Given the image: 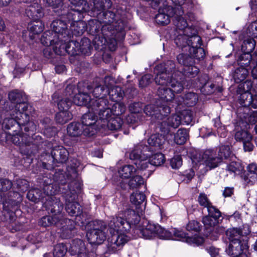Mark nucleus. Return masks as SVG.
<instances>
[{"label":"nucleus","mask_w":257,"mask_h":257,"mask_svg":"<svg viewBox=\"0 0 257 257\" xmlns=\"http://www.w3.org/2000/svg\"><path fill=\"white\" fill-rule=\"evenodd\" d=\"M76 195L74 194L66 196V210L71 216H76L75 222L79 225L82 226L87 224L88 221L86 220V217L82 213L80 205L74 201Z\"/></svg>","instance_id":"10"},{"label":"nucleus","mask_w":257,"mask_h":257,"mask_svg":"<svg viewBox=\"0 0 257 257\" xmlns=\"http://www.w3.org/2000/svg\"><path fill=\"white\" fill-rule=\"evenodd\" d=\"M174 4V6L173 7L175 11L179 12V11L183 12V14L185 11H190L193 8L192 3L185 4V0H171Z\"/></svg>","instance_id":"43"},{"label":"nucleus","mask_w":257,"mask_h":257,"mask_svg":"<svg viewBox=\"0 0 257 257\" xmlns=\"http://www.w3.org/2000/svg\"><path fill=\"white\" fill-rule=\"evenodd\" d=\"M76 89L75 87L73 85H69L66 88V98H64L58 101V94L55 93L52 96L53 100L54 102H57V105L58 103L63 101V103H62V105L63 106H65L66 103L68 101L71 102V105L72 104V101L71 98H72L71 95L73 94L74 90Z\"/></svg>","instance_id":"37"},{"label":"nucleus","mask_w":257,"mask_h":257,"mask_svg":"<svg viewBox=\"0 0 257 257\" xmlns=\"http://www.w3.org/2000/svg\"><path fill=\"white\" fill-rule=\"evenodd\" d=\"M189 138V132L187 129L180 128L174 135V142L178 145H183Z\"/></svg>","instance_id":"42"},{"label":"nucleus","mask_w":257,"mask_h":257,"mask_svg":"<svg viewBox=\"0 0 257 257\" xmlns=\"http://www.w3.org/2000/svg\"><path fill=\"white\" fill-rule=\"evenodd\" d=\"M181 117L180 115L178 114H175L170 116L167 119V121L166 122L165 125H164V127H168V125L171 126L174 128L178 127L182 123Z\"/></svg>","instance_id":"49"},{"label":"nucleus","mask_w":257,"mask_h":257,"mask_svg":"<svg viewBox=\"0 0 257 257\" xmlns=\"http://www.w3.org/2000/svg\"><path fill=\"white\" fill-rule=\"evenodd\" d=\"M143 104L140 102L131 104L129 106V110L131 114L127 117V121L130 123H134L138 121H142V117H139V114L143 110Z\"/></svg>","instance_id":"30"},{"label":"nucleus","mask_w":257,"mask_h":257,"mask_svg":"<svg viewBox=\"0 0 257 257\" xmlns=\"http://www.w3.org/2000/svg\"><path fill=\"white\" fill-rule=\"evenodd\" d=\"M175 64L172 61H168L156 66L155 81L162 85L158 89V95L167 102H175V93H181L184 89V77L180 71L175 70Z\"/></svg>","instance_id":"1"},{"label":"nucleus","mask_w":257,"mask_h":257,"mask_svg":"<svg viewBox=\"0 0 257 257\" xmlns=\"http://www.w3.org/2000/svg\"><path fill=\"white\" fill-rule=\"evenodd\" d=\"M72 20L74 21L73 30L75 34L77 35H82L86 30H87V25L86 23L82 21L75 20V18H72Z\"/></svg>","instance_id":"48"},{"label":"nucleus","mask_w":257,"mask_h":257,"mask_svg":"<svg viewBox=\"0 0 257 257\" xmlns=\"http://www.w3.org/2000/svg\"><path fill=\"white\" fill-rule=\"evenodd\" d=\"M82 44L80 46V51L87 55H89L90 53V50L92 48L90 40L86 38L82 39Z\"/></svg>","instance_id":"58"},{"label":"nucleus","mask_w":257,"mask_h":257,"mask_svg":"<svg viewBox=\"0 0 257 257\" xmlns=\"http://www.w3.org/2000/svg\"><path fill=\"white\" fill-rule=\"evenodd\" d=\"M9 98L10 100L19 104V103H26L23 99V92L18 91L11 92L9 94Z\"/></svg>","instance_id":"57"},{"label":"nucleus","mask_w":257,"mask_h":257,"mask_svg":"<svg viewBox=\"0 0 257 257\" xmlns=\"http://www.w3.org/2000/svg\"><path fill=\"white\" fill-rule=\"evenodd\" d=\"M106 102L103 103L100 107L98 117L101 121V127L107 128L112 131L118 130L122 124V119L118 116L112 117L111 111L106 107Z\"/></svg>","instance_id":"9"},{"label":"nucleus","mask_w":257,"mask_h":257,"mask_svg":"<svg viewBox=\"0 0 257 257\" xmlns=\"http://www.w3.org/2000/svg\"><path fill=\"white\" fill-rule=\"evenodd\" d=\"M46 190L50 191H47V198L43 204V207L49 213L50 212L61 219H65L61 213L63 208V204L60 202L59 198L54 196L57 190L54 189L53 185L51 184L47 185L45 188V190Z\"/></svg>","instance_id":"6"},{"label":"nucleus","mask_w":257,"mask_h":257,"mask_svg":"<svg viewBox=\"0 0 257 257\" xmlns=\"http://www.w3.org/2000/svg\"><path fill=\"white\" fill-rule=\"evenodd\" d=\"M255 46V41L253 39L247 38L243 40L241 45V50L242 54L240 55L238 59V64L242 66H247L252 59L250 54Z\"/></svg>","instance_id":"18"},{"label":"nucleus","mask_w":257,"mask_h":257,"mask_svg":"<svg viewBox=\"0 0 257 257\" xmlns=\"http://www.w3.org/2000/svg\"><path fill=\"white\" fill-rule=\"evenodd\" d=\"M70 3L80 9L74 10L75 12H89L90 8L89 4L84 0H69Z\"/></svg>","instance_id":"50"},{"label":"nucleus","mask_w":257,"mask_h":257,"mask_svg":"<svg viewBox=\"0 0 257 257\" xmlns=\"http://www.w3.org/2000/svg\"><path fill=\"white\" fill-rule=\"evenodd\" d=\"M136 171L133 165H125L120 167L118 172L121 178L128 179L136 172Z\"/></svg>","instance_id":"40"},{"label":"nucleus","mask_w":257,"mask_h":257,"mask_svg":"<svg viewBox=\"0 0 257 257\" xmlns=\"http://www.w3.org/2000/svg\"><path fill=\"white\" fill-rule=\"evenodd\" d=\"M166 123L165 122H162L161 123V134H153L149 138L148 142L150 146L159 148L164 144L165 141L168 139V136L169 135L170 130L169 127H164V125Z\"/></svg>","instance_id":"21"},{"label":"nucleus","mask_w":257,"mask_h":257,"mask_svg":"<svg viewBox=\"0 0 257 257\" xmlns=\"http://www.w3.org/2000/svg\"><path fill=\"white\" fill-rule=\"evenodd\" d=\"M159 6L155 9L158 8V13L156 15L155 21L156 23L161 25H167L170 22V17H174L173 23L175 25V21L177 19H184L183 17V12L179 11L177 12L175 11L173 7L168 6L165 0H162L158 2Z\"/></svg>","instance_id":"5"},{"label":"nucleus","mask_w":257,"mask_h":257,"mask_svg":"<svg viewBox=\"0 0 257 257\" xmlns=\"http://www.w3.org/2000/svg\"><path fill=\"white\" fill-rule=\"evenodd\" d=\"M109 97L111 98L113 101H119L124 95V92L122 89L118 86H114L109 90V86L108 85V92Z\"/></svg>","instance_id":"44"},{"label":"nucleus","mask_w":257,"mask_h":257,"mask_svg":"<svg viewBox=\"0 0 257 257\" xmlns=\"http://www.w3.org/2000/svg\"><path fill=\"white\" fill-rule=\"evenodd\" d=\"M92 223L93 228L86 234L88 240L91 244H101L106 239V231L109 230L102 221H95Z\"/></svg>","instance_id":"12"},{"label":"nucleus","mask_w":257,"mask_h":257,"mask_svg":"<svg viewBox=\"0 0 257 257\" xmlns=\"http://www.w3.org/2000/svg\"><path fill=\"white\" fill-rule=\"evenodd\" d=\"M26 14L34 21L40 20L44 15L42 7L37 2L29 5L26 10Z\"/></svg>","instance_id":"29"},{"label":"nucleus","mask_w":257,"mask_h":257,"mask_svg":"<svg viewBox=\"0 0 257 257\" xmlns=\"http://www.w3.org/2000/svg\"><path fill=\"white\" fill-rule=\"evenodd\" d=\"M44 25L42 22L37 21L31 23L29 28L31 33L37 35L41 33L44 29Z\"/></svg>","instance_id":"55"},{"label":"nucleus","mask_w":257,"mask_h":257,"mask_svg":"<svg viewBox=\"0 0 257 257\" xmlns=\"http://www.w3.org/2000/svg\"><path fill=\"white\" fill-rule=\"evenodd\" d=\"M67 250L68 247L65 244L58 243L54 247L53 255L54 257H63Z\"/></svg>","instance_id":"54"},{"label":"nucleus","mask_w":257,"mask_h":257,"mask_svg":"<svg viewBox=\"0 0 257 257\" xmlns=\"http://www.w3.org/2000/svg\"><path fill=\"white\" fill-rule=\"evenodd\" d=\"M81 125L76 122H72L69 124L67 127V134L71 137H78L80 136L82 131L80 129Z\"/></svg>","instance_id":"52"},{"label":"nucleus","mask_w":257,"mask_h":257,"mask_svg":"<svg viewBox=\"0 0 257 257\" xmlns=\"http://www.w3.org/2000/svg\"><path fill=\"white\" fill-rule=\"evenodd\" d=\"M46 186H45L43 188V192L37 188L29 190L27 193L28 199L34 202H38L41 201L43 204L47 198V191H50V190H45V188Z\"/></svg>","instance_id":"32"},{"label":"nucleus","mask_w":257,"mask_h":257,"mask_svg":"<svg viewBox=\"0 0 257 257\" xmlns=\"http://www.w3.org/2000/svg\"><path fill=\"white\" fill-rule=\"evenodd\" d=\"M62 103L63 101L58 103L59 111L56 114L55 117L56 121L61 124L66 123L72 118V114L68 111L71 106V102H66L64 106L62 105Z\"/></svg>","instance_id":"24"},{"label":"nucleus","mask_w":257,"mask_h":257,"mask_svg":"<svg viewBox=\"0 0 257 257\" xmlns=\"http://www.w3.org/2000/svg\"><path fill=\"white\" fill-rule=\"evenodd\" d=\"M123 211L118 212L112 217L108 224V229L111 235L108 238L107 248L110 252H114L127 242L130 237L126 234L130 229L128 222L124 218Z\"/></svg>","instance_id":"2"},{"label":"nucleus","mask_w":257,"mask_h":257,"mask_svg":"<svg viewBox=\"0 0 257 257\" xmlns=\"http://www.w3.org/2000/svg\"><path fill=\"white\" fill-rule=\"evenodd\" d=\"M54 36V34L51 30L45 32L41 38V43L47 46L54 45L53 49L55 53L57 55H63L68 51V45L61 41L57 37Z\"/></svg>","instance_id":"14"},{"label":"nucleus","mask_w":257,"mask_h":257,"mask_svg":"<svg viewBox=\"0 0 257 257\" xmlns=\"http://www.w3.org/2000/svg\"><path fill=\"white\" fill-rule=\"evenodd\" d=\"M171 239L185 241L188 243L195 245H199L204 241V239L202 237L198 236L193 237H189L183 231L176 228L172 229V238Z\"/></svg>","instance_id":"22"},{"label":"nucleus","mask_w":257,"mask_h":257,"mask_svg":"<svg viewBox=\"0 0 257 257\" xmlns=\"http://www.w3.org/2000/svg\"><path fill=\"white\" fill-rule=\"evenodd\" d=\"M97 18L102 25L101 32L103 33L108 32L110 35L114 29L120 31L124 29L123 23L116 19L115 15L111 11L99 12Z\"/></svg>","instance_id":"7"},{"label":"nucleus","mask_w":257,"mask_h":257,"mask_svg":"<svg viewBox=\"0 0 257 257\" xmlns=\"http://www.w3.org/2000/svg\"><path fill=\"white\" fill-rule=\"evenodd\" d=\"M148 149L147 146L142 145H138L134 147L133 149L129 153V157L131 160L137 162L143 156V152H145Z\"/></svg>","instance_id":"38"},{"label":"nucleus","mask_w":257,"mask_h":257,"mask_svg":"<svg viewBox=\"0 0 257 257\" xmlns=\"http://www.w3.org/2000/svg\"><path fill=\"white\" fill-rule=\"evenodd\" d=\"M146 199L145 194L141 192L133 193L130 196V200L132 203L138 205L142 204Z\"/></svg>","instance_id":"56"},{"label":"nucleus","mask_w":257,"mask_h":257,"mask_svg":"<svg viewBox=\"0 0 257 257\" xmlns=\"http://www.w3.org/2000/svg\"><path fill=\"white\" fill-rule=\"evenodd\" d=\"M149 161L151 165L161 166L165 162V157L163 154L157 153L153 154L149 158Z\"/></svg>","instance_id":"53"},{"label":"nucleus","mask_w":257,"mask_h":257,"mask_svg":"<svg viewBox=\"0 0 257 257\" xmlns=\"http://www.w3.org/2000/svg\"><path fill=\"white\" fill-rule=\"evenodd\" d=\"M8 138H11L12 142L17 146H22L27 143V135L24 134H16L13 136L9 135Z\"/></svg>","instance_id":"51"},{"label":"nucleus","mask_w":257,"mask_h":257,"mask_svg":"<svg viewBox=\"0 0 257 257\" xmlns=\"http://www.w3.org/2000/svg\"><path fill=\"white\" fill-rule=\"evenodd\" d=\"M123 212L125 213L124 218H125L126 222L128 223L130 228L132 225H135L139 222L140 217L136 213L134 210L128 209Z\"/></svg>","instance_id":"39"},{"label":"nucleus","mask_w":257,"mask_h":257,"mask_svg":"<svg viewBox=\"0 0 257 257\" xmlns=\"http://www.w3.org/2000/svg\"><path fill=\"white\" fill-rule=\"evenodd\" d=\"M251 231L249 226L247 224L243 225L242 227H233L228 229L226 231V235L228 240L231 242H239L243 243H248V235Z\"/></svg>","instance_id":"17"},{"label":"nucleus","mask_w":257,"mask_h":257,"mask_svg":"<svg viewBox=\"0 0 257 257\" xmlns=\"http://www.w3.org/2000/svg\"><path fill=\"white\" fill-rule=\"evenodd\" d=\"M221 216V213L218 209L211 213H208V215L204 216L202 218V222L207 228L215 226L218 223V219Z\"/></svg>","instance_id":"34"},{"label":"nucleus","mask_w":257,"mask_h":257,"mask_svg":"<svg viewBox=\"0 0 257 257\" xmlns=\"http://www.w3.org/2000/svg\"><path fill=\"white\" fill-rule=\"evenodd\" d=\"M99 100H102L106 102V107H108L109 109L111 111V115H119L123 113L126 109L125 105L122 102H116L114 104L110 103L107 100H103V99H99Z\"/></svg>","instance_id":"35"},{"label":"nucleus","mask_w":257,"mask_h":257,"mask_svg":"<svg viewBox=\"0 0 257 257\" xmlns=\"http://www.w3.org/2000/svg\"><path fill=\"white\" fill-rule=\"evenodd\" d=\"M158 227V231L156 235L160 238L163 239H171L172 238V229L171 231H168L162 228L159 225Z\"/></svg>","instance_id":"62"},{"label":"nucleus","mask_w":257,"mask_h":257,"mask_svg":"<svg viewBox=\"0 0 257 257\" xmlns=\"http://www.w3.org/2000/svg\"><path fill=\"white\" fill-rule=\"evenodd\" d=\"M240 103L244 107L257 108V95H252L248 91L241 94L239 97Z\"/></svg>","instance_id":"31"},{"label":"nucleus","mask_w":257,"mask_h":257,"mask_svg":"<svg viewBox=\"0 0 257 257\" xmlns=\"http://www.w3.org/2000/svg\"><path fill=\"white\" fill-rule=\"evenodd\" d=\"M68 251L72 255H77V257H102L98 254L99 248L89 251V247L81 239H75L71 241L68 247Z\"/></svg>","instance_id":"11"},{"label":"nucleus","mask_w":257,"mask_h":257,"mask_svg":"<svg viewBox=\"0 0 257 257\" xmlns=\"http://www.w3.org/2000/svg\"><path fill=\"white\" fill-rule=\"evenodd\" d=\"M28 105L26 103H19L16 104L15 118L19 126H26L24 130L26 132H34L36 130V125L33 121H30V116L27 112Z\"/></svg>","instance_id":"13"},{"label":"nucleus","mask_w":257,"mask_h":257,"mask_svg":"<svg viewBox=\"0 0 257 257\" xmlns=\"http://www.w3.org/2000/svg\"><path fill=\"white\" fill-rule=\"evenodd\" d=\"M199 204L207 208L208 213H212L213 211L216 210V208L213 206L210 202L208 197L204 193H201L198 199Z\"/></svg>","instance_id":"45"},{"label":"nucleus","mask_w":257,"mask_h":257,"mask_svg":"<svg viewBox=\"0 0 257 257\" xmlns=\"http://www.w3.org/2000/svg\"><path fill=\"white\" fill-rule=\"evenodd\" d=\"M147 115H155L158 118L162 119L163 116H167L171 112L170 106L165 104L159 107H156L154 104H149L146 106L144 110Z\"/></svg>","instance_id":"23"},{"label":"nucleus","mask_w":257,"mask_h":257,"mask_svg":"<svg viewBox=\"0 0 257 257\" xmlns=\"http://www.w3.org/2000/svg\"><path fill=\"white\" fill-rule=\"evenodd\" d=\"M104 102L101 100H97L88 107L89 111L84 114L82 117V123L83 126L94 125L96 122L101 126V121L98 117L100 107Z\"/></svg>","instance_id":"15"},{"label":"nucleus","mask_w":257,"mask_h":257,"mask_svg":"<svg viewBox=\"0 0 257 257\" xmlns=\"http://www.w3.org/2000/svg\"><path fill=\"white\" fill-rule=\"evenodd\" d=\"M246 33L248 37H257V21L252 22L248 25Z\"/></svg>","instance_id":"64"},{"label":"nucleus","mask_w":257,"mask_h":257,"mask_svg":"<svg viewBox=\"0 0 257 257\" xmlns=\"http://www.w3.org/2000/svg\"><path fill=\"white\" fill-rule=\"evenodd\" d=\"M217 154L219 157L221 158V162L223 159L228 158L231 154L230 147L229 146L225 145H222L220 146Z\"/></svg>","instance_id":"60"},{"label":"nucleus","mask_w":257,"mask_h":257,"mask_svg":"<svg viewBox=\"0 0 257 257\" xmlns=\"http://www.w3.org/2000/svg\"><path fill=\"white\" fill-rule=\"evenodd\" d=\"M238 242L229 241V243L225 249L227 254L232 257H235L246 252L248 248V243H245L244 246L243 243Z\"/></svg>","instance_id":"27"},{"label":"nucleus","mask_w":257,"mask_h":257,"mask_svg":"<svg viewBox=\"0 0 257 257\" xmlns=\"http://www.w3.org/2000/svg\"><path fill=\"white\" fill-rule=\"evenodd\" d=\"M235 138L237 141H243L245 140H251L252 137L250 134L245 131H238L235 133Z\"/></svg>","instance_id":"63"},{"label":"nucleus","mask_w":257,"mask_h":257,"mask_svg":"<svg viewBox=\"0 0 257 257\" xmlns=\"http://www.w3.org/2000/svg\"><path fill=\"white\" fill-rule=\"evenodd\" d=\"M102 25L97 19L89 21L87 26V30L91 35L95 37V42L101 46L105 44L107 41L106 37L110 35L108 32H106L105 34V33L101 32Z\"/></svg>","instance_id":"16"},{"label":"nucleus","mask_w":257,"mask_h":257,"mask_svg":"<svg viewBox=\"0 0 257 257\" xmlns=\"http://www.w3.org/2000/svg\"><path fill=\"white\" fill-rule=\"evenodd\" d=\"M51 155L54 160L61 163L65 162L68 158V151L62 146H57L53 148Z\"/></svg>","instance_id":"33"},{"label":"nucleus","mask_w":257,"mask_h":257,"mask_svg":"<svg viewBox=\"0 0 257 257\" xmlns=\"http://www.w3.org/2000/svg\"><path fill=\"white\" fill-rule=\"evenodd\" d=\"M175 25L178 34L174 41L178 47L187 51L192 46L201 45V37L197 34L195 30L188 26L186 20L178 18L175 21Z\"/></svg>","instance_id":"3"},{"label":"nucleus","mask_w":257,"mask_h":257,"mask_svg":"<svg viewBox=\"0 0 257 257\" xmlns=\"http://www.w3.org/2000/svg\"><path fill=\"white\" fill-rule=\"evenodd\" d=\"M103 82V80L98 78L93 82L92 86L88 85L87 86L86 89L88 92L91 91L92 88H93L92 93L96 99H91L92 103L99 99L106 100L104 97L108 92V85H106V88H105L101 85V83Z\"/></svg>","instance_id":"20"},{"label":"nucleus","mask_w":257,"mask_h":257,"mask_svg":"<svg viewBox=\"0 0 257 257\" xmlns=\"http://www.w3.org/2000/svg\"><path fill=\"white\" fill-rule=\"evenodd\" d=\"M81 83H79L78 85V93L76 94L73 98V102L77 105H87V107H90V105L92 104V101L90 96L87 92H83L81 89Z\"/></svg>","instance_id":"28"},{"label":"nucleus","mask_w":257,"mask_h":257,"mask_svg":"<svg viewBox=\"0 0 257 257\" xmlns=\"http://www.w3.org/2000/svg\"><path fill=\"white\" fill-rule=\"evenodd\" d=\"M64 17L63 16L61 19L54 20L51 25V31L54 34V37H57L58 39H60L61 41L66 44L69 41V36L66 23L62 20Z\"/></svg>","instance_id":"19"},{"label":"nucleus","mask_w":257,"mask_h":257,"mask_svg":"<svg viewBox=\"0 0 257 257\" xmlns=\"http://www.w3.org/2000/svg\"><path fill=\"white\" fill-rule=\"evenodd\" d=\"M145 228H136L135 231L138 233L139 237H144L146 239H150L156 236L158 231V227L159 225L154 224L148 222L147 220L144 223Z\"/></svg>","instance_id":"25"},{"label":"nucleus","mask_w":257,"mask_h":257,"mask_svg":"<svg viewBox=\"0 0 257 257\" xmlns=\"http://www.w3.org/2000/svg\"><path fill=\"white\" fill-rule=\"evenodd\" d=\"M236 69L233 74V77L236 83H239L245 80L248 75V70L245 67L247 66H242Z\"/></svg>","instance_id":"41"},{"label":"nucleus","mask_w":257,"mask_h":257,"mask_svg":"<svg viewBox=\"0 0 257 257\" xmlns=\"http://www.w3.org/2000/svg\"><path fill=\"white\" fill-rule=\"evenodd\" d=\"M12 186V182L9 180H0V203L3 201L4 192L10 189Z\"/></svg>","instance_id":"59"},{"label":"nucleus","mask_w":257,"mask_h":257,"mask_svg":"<svg viewBox=\"0 0 257 257\" xmlns=\"http://www.w3.org/2000/svg\"><path fill=\"white\" fill-rule=\"evenodd\" d=\"M177 60L179 64L188 67L187 69L185 70L187 74L189 73L193 76L196 75L199 72V69L192 65L193 63L192 58L188 55L180 54L177 56Z\"/></svg>","instance_id":"26"},{"label":"nucleus","mask_w":257,"mask_h":257,"mask_svg":"<svg viewBox=\"0 0 257 257\" xmlns=\"http://www.w3.org/2000/svg\"><path fill=\"white\" fill-rule=\"evenodd\" d=\"M40 225L47 227L53 225H56L61 230V236L64 238L70 237L75 231L74 222L70 219H61L54 215L45 216L39 221Z\"/></svg>","instance_id":"4"},{"label":"nucleus","mask_w":257,"mask_h":257,"mask_svg":"<svg viewBox=\"0 0 257 257\" xmlns=\"http://www.w3.org/2000/svg\"><path fill=\"white\" fill-rule=\"evenodd\" d=\"M201 45L194 47L192 46L188 50L191 56L198 61L203 59L205 55L204 49L200 47Z\"/></svg>","instance_id":"47"},{"label":"nucleus","mask_w":257,"mask_h":257,"mask_svg":"<svg viewBox=\"0 0 257 257\" xmlns=\"http://www.w3.org/2000/svg\"><path fill=\"white\" fill-rule=\"evenodd\" d=\"M104 2H108V4H109V0H94L93 7L89 6V12L91 11L94 16L96 15L97 17V13L104 12Z\"/></svg>","instance_id":"46"},{"label":"nucleus","mask_w":257,"mask_h":257,"mask_svg":"<svg viewBox=\"0 0 257 257\" xmlns=\"http://www.w3.org/2000/svg\"><path fill=\"white\" fill-rule=\"evenodd\" d=\"M198 100L197 95L193 92H188L185 94L184 97H181L180 99L178 97V99H175V103L178 105L184 104L188 106H193L196 104Z\"/></svg>","instance_id":"36"},{"label":"nucleus","mask_w":257,"mask_h":257,"mask_svg":"<svg viewBox=\"0 0 257 257\" xmlns=\"http://www.w3.org/2000/svg\"><path fill=\"white\" fill-rule=\"evenodd\" d=\"M180 116L183 124H189L193 119V112L190 110H184L181 112Z\"/></svg>","instance_id":"61"},{"label":"nucleus","mask_w":257,"mask_h":257,"mask_svg":"<svg viewBox=\"0 0 257 257\" xmlns=\"http://www.w3.org/2000/svg\"><path fill=\"white\" fill-rule=\"evenodd\" d=\"M220 158L218 155L217 156L216 151L212 149L206 150L202 155L197 154L191 158L193 165H197L198 163H200V166L203 164L209 169L218 166L222 162ZM194 167L196 168V167L194 166Z\"/></svg>","instance_id":"8"}]
</instances>
